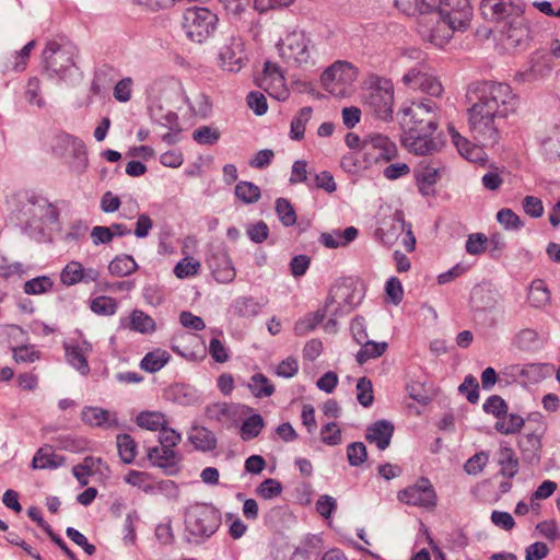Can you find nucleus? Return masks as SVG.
<instances>
[{
    "label": "nucleus",
    "mask_w": 560,
    "mask_h": 560,
    "mask_svg": "<svg viewBox=\"0 0 560 560\" xmlns=\"http://www.w3.org/2000/svg\"><path fill=\"white\" fill-rule=\"evenodd\" d=\"M468 126L472 138L482 145L500 139L499 121L515 113L518 100L506 83L483 81L471 84L466 93Z\"/></svg>",
    "instance_id": "f257e3e1"
},
{
    "label": "nucleus",
    "mask_w": 560,
    "mask_h": 560,
    "mask_svg": "<svg viewBox=\"0 0 560 560\" xmlns=\"http://www.w3.org/2000/svg\"><path fill=\"white\" fill-rule=\"evenodd\" d=\"M363 91V103L377 118L389 120L393 117L395 89L390 79L371 75Z\"/></svg>",
    "instance_id": "f03ea898"
},
{
    "label": "nucleus",
    "mask_w": 560,
    "mask_h": 560,
    "mask_svg": "<svg viewBox=\"0 0 560 560\" xmlns=\"http://www.w3.org/2000/svg\"><path fill=\"white\" fill-rule=\"evenodd\" d=\"M218 16L208 8L190 7L183 15V30L187 37L196 43H203L215 31Z\"/></svg>",
    "instance_id": "7ed1b4c3"
},
{
    "label": "nucleus",
    "mask_w": 560,
    "mask_h": 560,
    "mask_svg": "<svg viewBox=\"0 0 560 560\" xmlns=\"http://www.w3.org/2000/svg\"><path fill=\"white\" fill-rule=\"evenodd\" d=\"M357 74V69L349 62L336 61L323 72L320 83L332 96L347 97L353 92Z\"/></svg>",
    "instance_id": "20e7f679"
},
{
    "label": "nucleus",
    "mask_w": 560,
    "mask_h": 560,
    "mask_svg": "<svg viewBox=\"0 0 560 560\" xmlns=\"http://www.w3.org/2000/svg\"><path fill=\"white\" fill-rule=\"evenodd\" d=\"M397 500L405 505L433 512L438 506L439 497L430 479L419 477L415 483L397 492Z\"/></svg>",
    "instance_id": "39448f33"
},
{
    "label": "nucleus",
    "mask_w": 560,
    "mask_h": 560,
    "mask_svg": "<svg viewBox=\"0 0 560 560\" xmlns=\"http://www.w3.org/2000/svg\"><path fill=\"white\" fill-rule=\"evenodd\" d=\"M310 46L311 40L303 32L293 31L278 44V50L289 67L302 68L312 63Z\"/></svg>",
    "instance_id": "423d86ee"
},
{
    "label": "nucleus",
    "mask_w": 560,
    "mask_h": 560,
    "mask_svg": "<svg viewBox=\"0 0 560 560\" xmlns=\"http://www.w3.org/2000/svg\"><path fill=\"white\" fill-rule=\"evenodd\" d=\"M221 516L210 504L198 503L187 509L185 514L186 528L194 536H210L219 527Z\"/></svg>",
    "instance_id": "0eeeda50"
},
{
    "label": "nucleus",
    "mask_w": 560,
    "mask_h": 560,
    "mask_svg": "<svg viewBox=\"0 0 560 560\" xmlns=\"http://www.w3.org/2000/svg\"><path fill=\"white\" fill-rule=\"evenodd\" d=\"M416 31L423 40L443 47L456 30L435 9L417 20Z\"/></svg>",
    "instance_id": "6e6552de"
},
{
    "label": "nucleus",
    "mask_w": 560,
    "mask_h": 560,
    "mask_svg": "<svg viewBox=\"0 0 560 560\" xmlns=\"http://www.w3.org/2000/svg\"><path fill=\"white\" fill-rule=\"evenodd\" d=\"M402 121L408 130L433 135L438 127L436 108L430 103H412L404 109Z\"/></svg>",
    "instance_id": "1a4fd4ad"
},
{
    "label": "nucleus",
    "mask_w": 560,
    "mask_h": 560,
    "mask_svg": "<svg viewBox=\"0 0 560 560\" xmlns=\"http://www.w3.org/2000/svg\"><path fill=\"white\" fill-rule=\"evenodd\" d=\"M250 409L246 406L228 401H214L205 408L206 419L215 425L224 429H232L238 425L243 416Z\"/></svg>",
    "instance_id": "9d476101"
},
{
    "label": "nucleus",
    "mask_w": 560,
    "mask_h": 560,
    "mask_svg": "<svg viewBox=\"0 0 560 560\" xmlns=\"http://www.w3.org/2000/svg\"><path fill=\"white\" fill-rule=\"evenodd\" d=\"M401 82L412 92H421L433 97H440L444 91L440 79L422 67L409 69L401 78Z\"/></svg>",
    "instance_id": "9b49d317"
},
{
    "label": "nucleus",
    "mask_w": 560,
    "mask_h": 560,
    "mask_svg": "<svg viewBox=\"0 0 560 560\" xmlns=\"http://www.w3.org/2000/svg\"><path fill=\"white\" fill-rule=\"evenodd\" d=\"M436 12L447 20L456 31L466 30L472 16L469 0H439Z\"/></svg>",
    "instance_id": "f8f14e48"
},
{
    "label": "nucleus",
    "mask_w": 560,
    "mask_h": 560,
    "mask_svg": "<svg viewBox=\"0 0 560 560\" xmlns=\"http://www.w3.org/2000/svg\"><path fill=\"white\" fill-rule=\"evenodd\" d=\"M258 85L268 93L269 96L278 101H285L290 95L283 72L275 62H265Z\"/></svg>",
    "instance_id": "ddd939ff"
},
{
    "label": "nucleus",
    "mask_w": 560,
    "mask_h": 560,
    "mask_svg": "<svg viewBox=\"0 0 560 560\" xmlns=\"http://www.w3.org/2000/svg\"><path fill=\"white\" fill-rule=\"evenodd\" d=\"M365 160L374 163H388L397 156V147L382 135L371 136L362 143Z\"/></svg>",
    "instance_id": "4468645a"
},
{
    "label": "nucleus",
    "mask_w": 560,
    "mask_h": 560,
    "mask_svg": "<svg viewBox=\"0 0 560 560\" xmlns=\"http://www.w3.org/2000/svg\"><path fill=\"white\" fill-rule=\"evenodd\" d=\"M220 67L229 72H238L247 61L245 45L241 37H231L219 51Z\"/></svg>",
    "instance_id": "2eb2a0df"
},
{
    "label": "nucleus",
    "mask_w": 560,
    "mask_h": 560,
    "mask_svg": "<svg viewBox=\"0 0 560 560\" xmlns=\"http://www.w3.org/2000/svg\"><path fill=\"white\" fill-rule=\"evenodd\" d=\"M547 422L539 415L528 418L527 432L517 439V446L522 453H538L542 447V438L547 431Z\"/></svg>",
    "instance_id": "dca6fc26"
},
{
    "label": "nucleus",
    "mask_w": 560,
    "mask_h": 560,
    "mask_svg": "<svg viewBox=\"0 0 560 560\" xmlns=\"http://www.w3.org/2000/svg\"><path fill=\"white\" fill-rule=\"evenodd\" d=\"M43 58L46 67L54 70H66L74 65L70 47H67L57 40H49L46 44L43 51Z\"/></svg>",
    "instance_id": "f3484780"
},
{
    "label": "nucleus",
    "mask_w": 560,
    "mask_h": 560,
    "mask_svg": "<svg viewBox=\"0 0 560 560\" xmlns=\"http://www.w3.org/2000/svg\"><path fill=\"white\" fill-rule=\"evenodd\" d=\"M208 266L219 283H231L236 277V269L226 250L214 252L208 259Z\"/></svg>",
    "instance_id": "a211bd4d"
},
{
    "label": "nucleus",
    "mask_w": 560,
    "mask_h": 560,
    "mask_svg": "<svg viewBox=\"0 0 560 560\" xmlns=\"http://www.w3.org/2000/svg\"><path fill=\"white\" fill-rule=\"evenodd\" d=\"M176 447L168 444L151 446L147 450L148 459L156 467L173 469L182 462V455Z\"/></svg>",
    "instance_id": "6ab92c4d"
},
{
    "label": "nucleus",
    "mask_w": 560,
    "mask_h": 560,
    "mask_svg": "<svg viewBox=\"0 0 560 560\" xmlns=\"http://www.w3.org/2000/svg\"><path fill=\"white\" fill-rule=\"evenodd\" d=\"M100 272L96 269H85L83 265L77 260L69 261L60 273V281L67 285H74L79 282H96Z\"/></svg>",
    "instance_id": "aec40b11"
},
{
    "label": "nucleus",
    "mask_w": 560,
    "mask_h": 560,
    "mask_svg": "<svg viewBox=\"0 0 560 560\" xmlns=\"http://www.w3.org/2000/svg\"><path fill=\"white\" fill-rule=\"evenodd\" d=\"M480 10L486 19L491 21H502L510 14H523V4H513L512 2H504L502 0H482Z\"/></svg>",
    "instance_id": "412c9836"
},
{
    "label": "nucleus",
    "mask_w": 560,
    "mask_h": 560,
    "mask_svg": "<svg viewBox=\"0 0 560 560\" xmlns=\"http://www.w3.org/2000/svg\"><path fill=\"white\" fill-rule=\"evenodd\" d=\"M450 135L462 156L472 163L485 165L487 162V154L481 143L480 145L471 143L454 128H450Z\"/></svg>",
    "instance_id": "4be33fe9"
},
{
    "label": "nucleus",
    "mask_w": 560,
    "mask_h": 560,
    "mask_svg": "<svg viewBox=\"0 0 560 560\" xmlns=\"http://www.w3.org/2000/svg\"><path fill=\"white\" fill-rule=\"evenodd\" d=\"M124 480L138 489H141L145 493L161 492L166 489L167 481L156 480L153 475L148 471L131 469L124 477Z\"/></svg>",
    "instance_id": "5701e85b"
},
{
    "label": "nucleus",
    "mask_w": 560,
    "mask_h": 560,
    "mask_svg": "<svg viewBox=\"0 0 560 560\" xmlns=\"http://www.w3.org/2000/svg\"><path fill=\"white\" fill-rule=\"evenodd\" d=\"M419 191L424 196L434 194V185L439 180V167L433 163L421 162L415 170Z\"/></svg>",
    "instance_id": "b1692460"
},
{
    "label": "nucleus",
    "mask_w": 560,
    "mask_h": 560,
    "mask_svg": "<svg viewBox=\"0 0 560 560\" xmlns=\"http://www.w3.org/2000/svg\"><path fill=\"white\" fill-rule=\"evenodd\" d=\"M120 327L140 334H152L156 329L154 319L141 310H133L120 319Z\"/></svg>",
    "instance_id": "393cba45"
},
{
    "label": "nucleus",
    "mask_w": 560,
    "mask_h": 560,
    "mask_svg": "<svg viewBox=\"0 0 560 560\" xmlns=\"http://www.w3.org/2000/svg\"><path fill=\"white\" fill-rule=\"evenodd\" d=\"M91 351L92 345L88 341L66 346V357L68 362L82 375H88L90 372L86 357Z\"/></svg>",
    "instance_id": "a878e982"
},
{
    "label": "nucleus",
    "mask_w": 560,
    "mask_h": 560,
    "mask_svg": "<svg viewBox=\"0 0 560 560\" xmlns=\"http://www.w3.org/2000/svg\"><path fill=\"white\" fill-rule=\"evenodd\" d=\"M394 433V425L386 420H380L371 424L365 434L369 443L375 444L381 451L389 446Z\"/></svg>",
    "instance_id": "bb28decb"
},
{
    "label": "nucleus",
    "mask_w": 560,
    "mask_h": 560,
    "mask_svg": "<svg viewBox=\"0 0 560 560\" xmlns=\"http://www.w3.org/2000/svg\"><path fill=\"white\" fill-rule=\"evenodd\" d=\"M439 0H395L397 10L408 16H416L417 20L429 14L438 8Z\"/></svg>",
    "instance_id": "cd10ccee"
},
{
    "label": "nucleus",
    "mask_w": 560,
    "mask_h": 560,
    "mask_svg": "<svg viewBox=\"0 0 560 560\" xmlns=\"http://www.w3.org/2000/svg\"><path fill=\"white\" fill-rule=\"evenodd\" d=\"M498 465L500 475L505 478H514L520 470V460L515 451L508 443L500 444L498 451Z\"/></svg>",
    "instance_id": "c85d7f7f"
},
{
    "label": "nucleus",
    "mask_w": 560,
    "mask_h": 560,
    "mask_svg": "<svg viewBox=\"0 0 560 560\" xmlns=\"http://www.w3.org/2000/svg\"><path fill=\"white\" fill-rule=\"evenodd\" d=\"M135 423L143 430L160 432L170 424V418L162 411L144 410L137 415Z\"/></svg>",
    "instance_id": "c756f323"
},
{
    "label": "nucleus",
    "mask_w": 560,
    "mask_h": 560,
    "mask_svg": "<svg viewBox=\"0 0 560 560\" xmlns=\"http://www.w3.org/2000/svg\"><path fill=\"white\" fill-rule=\"evenodd\" d=\"M82 421L90 427H117L115 413L100 407H86L82 411Z\"/></svg>",
    "instance_id": "7c9ffc66"
},
{
    "label": "nucleus",
    "mask_w": 560,
    "mask_h": 560,
    "mask_svg": "<svg viewBox=\"0 0 560 560\" xmlns=\"http://www.w3.org/2000/svg\"><path fill=\"white\" fill-rule=\"evenodd\" d=\"M65 462L66 459L63 456L56 454L51 446L45 445L40 447L34 455L32 460V468L55 469L62 466Z\"/></svg>",
    "instance_id": "2f4dec72"
},
{
    "label": "nucleus",
    "mask_w": 560,
    "mask_h": 560,
    "mask_svg": "<svg viewBox=\"0 0 560 560\" xmlns=\"http://www.w3.org/2000/svg\"><path fill=\"white\" fill-rule=\"evenodd\" d=\"M432 135H421L420 132L407 130L402 143L415 154L423 155L430 152L433 148V141L429 139Z\"/></svg>",
    "instance_id": "473e14b6"
},
{
    "label": "nucleus",
    "mask_w": 560,
    "mask_h": 560,
    "mask_svg": "<svg viewBox=\"0 0 560 560\" xmlns=\"http://www.w3.org/2000/svg\"><path fill=\"white\" fill-rule=\"evenodd\" d=\"M525 425V419L517 413L505 411L494 423L497 432L503 435L518 434Z\"/></svg>",
    "instance_id": "72a5a7b5"
},
{
    "label": "nucleus",
    "mask_w": 560,
    "mask_h": 560,
    "mask_svg": "<svg viewBox=\"0 0 560 560\" xmlns=\"http://www.w3.org/2000/svg\"><path fill=\"white\" fill-rule=\"evenodd\" d=\"M171 360V354L163 349H154L148 352L140 362V368L149 373H154L163 369Z\"/></svg>",
    "instance_id": "f704fd0d"
},
{
    "label": "nucleus",
    "mask_w": 560,
    "mask_h": 560,
    "mask_svg": "<svg viewBox=\"0 0 560 560\" xmlns=\"http://www.w3.org/2000/svg\"><path fill=\"white\" fill-rule=\"evenodd\" d=\"M358 236V230L349 226L342 232L336 231L332 233H323L320 236L322 243L328 248H337L346 246Z\"/></svg>",
    "instance_id": "c9c22d12"
},
{
    "label": "nucleus",
    "mask_w": 560,
    "mask_h": 560,
    "mask_svg": "<svg viewBox=\"0 0 560 560\" xmlns=\"http://www.w3.org/2000/svg\"><path fill=\"white\" fill-rule=\"evenodd\" d=\"M550 291L547 288V284L541 279H535L532 281L527 294V300L534 307H544L550 302Z\"/></svg>",
    "instance_id": "e433bc0d"
},
{
    "label": "nucleus",
    "mask_w": 560,
    "mask_h": 560,
    "mask_svg": "<svg viewBox=\"0 0 560 560\" xmlns=\"http://www.w3.org/2000/svg\"><path fill=\"white\" fill-rule=\"evenodd\" d=\"M201 272V262L192 256L182 258L173 269V273L177 279L184 280L195 278Z\"/></svg>",
    "instance_id": "4c0bfd02"
},
{
    "label": "nucleus",
    "mask_w": 560,
    "mask_h": 560,
    "mask_svg": "<svg viewBox=\"0 0 560 560\" xmlns=\"http://www.w3.org/2000/svg\"><path fill=\"white\" fill-rule=\"evenodd\" d=\"M189 441L197 450L211 451L217 447L214 434L205 427H195L189 435Z\"/></svg>",
    "instance_id": "58836bf2"
},
{
    "label": "nucleus",
    "mask_w": 560,
    "mask_h": 560,
    "mask_svg": "<svg viewBox=\"0 0 560 560\" xmlns=\"http://www.w3.org/2000/svg\"><path fill=\"white\" fill-rule=\"evenodd\" d=\"M138 269V264L136 260L128 255H121L115 257L108 265V271L112 276L115 277H126Z\"/></svg>",
    "instance_id": "ea45409f"
},
{
    "label": "nucleus",
    "mask_w": 560,
    "mask_h": 560,
    "mask_svg": "<svg viewBox=\"0 0 560 560\" xmlns=\"http://www.w3.org/2000/svg\"><path fill=\"white\" fill-rule=\"evenodd\" d=\"M98 464L100 459L86 456L81 463L73 466L72 472L82 487L89 483V478L96 472Z\"/></svg>",
    "instance_id": "a19ab883"
},
{
    "label": "nucleus",
    "mask_w": 560,
    "mask_h": 560,
    "mask_svg": "<svg viewBox=\"0 0 560 560\" xmlns=\"http://www.w3.org/2000/svg\"><path fill=\"white\" fill-rule=\"evenodd\" d=\"M116 444L120 459L125 464H131L135 460L138 453V445L135 439L127 433L118 434Z\"/></svg>",
    "instance_id": "79ce46f5"
},
{
    "label": "nucleus",
    "mask_w": 560,
    "mask_h": 560,
    "mask_svg": "<svg viewBox=\"0 0 560 560\" xmlns=\"http://www.w3.org/2000/svg\"><path fill=\"white\" fill-rule=\"evenodd\" d=\"M361 346V349L357 353V362L361 365L371 359L380 358L388 348L387 342H375L371 340L364 341Z\"/></svg>",
    "instance_id": "37998d69"
},
{
    "label": "nucleus",
    "mask_w": 560,
    "mask_h": 560,
    "mask_svg": "<svg viewBox=\"0 0 560 560\" xmlns=\"http://www.w3.org/2000/svg\"><path fill=\"white\" fill-rule=\"evenodd\" d=\"M313 114L311 106L301 108L291 121L290 137L293 140H302L304 138L306 124Z\"/></svg>",
    "instance_id": "c03bdc74"
},
{
    "label": "nucleus",
    "mask_w": 560,
    "mask_h": 560,
    "mask_svg": "<svg viewBox=\"0 0 560 560\" xmlns=\"http://www.w3.org/2000/svg\"><path fill=\"white\" fill-rule=\"evenodd\" d=\"M55 282L48 276L33 278L24 283L23 290L28 295L48 293L54 289Z\"/></svg>",
    "instance_id": "a18cd8bd"
},
{
    "label": "nucleus",
    "mask_w": 560,
    "mask_h": 560,
    "mask_svg": "<svg viewBox=\"0 0 560 560\" xmlns=\"http://www.w3.org/2000/svg\"><path fill=\"white\" fill-rule=\"evenodd\" d=\"M265 427L264 419L260 415H253L245 419L241 425L240 434L244 441L258 436Z\"/></svg>",
    "instance_id": "49530a36"
},
{
    "label": "nucleus",
    "mask_w": 560,
    "mask_h": 560,
    "mask_svg": "<svg viewBox=\"0 0 560 560\" xmlns=\"http://www.w3.org/2000/svg\"><path fill=\"white\" fill-rule=\"evenodd\" d=\"M90 307L97 315L110 316L116 313L118 303L112 296L101 295L91 301Z\"/></svg>",
    "instance_id": "de8ad7c7"
},
{
    "label": "nucleus",
    "mask_w": 560,
    "mask_h": 560,
    "mask_svg": "<svg viewBox=\"0 0 560 560\" xmlns=\"http://www.w3.org/2000/svg\"><path fill=\"white\" fill-rule=\"evenodd\" d=\"M249 388L255 397H269L275 393V386L261 373L252 376Z\"/></svg>",
    "instance_id": "09e8293b"
},
{
    "label": "nucleus",
    "mask_w": 560,
    "mask_h": 560,
    "mask_svg": "<svg viewBox=\"0 0 560 560\" xmlns=\"http://www.w3.org/2000/svg\"><path fill=\"white\" fill-rule=\"evenodd\" d=\"M528 38L529 28L525 24H511L506 31V45L509 47L522 46L527 43Z\"/></svg>",
    "instance_id": "8fccbe9b"
},
{
    "label": "nucleus",
    "mask_w": 560,
    "mask_h": 560,
    "mask_svg": "<svg viewBox=\"0 0 560 560\" xmlns=\"http://www.w3.org/2000/svg\"><path fill=\"white\" fill-rule=\"evenodd\" d=\"M235 195L245 203H254L260 198V189L250 182H240L235 186Z\"/></svg>",
    "instance_id": "3c124183"
},
{
    "label": "nucleus",
    "mask_w": 560,
    "mask_h": 560,
    "mask_svg": "<svg viewBox=\"0 0 560 560\" xmlns=\"http://www.w3.org/2000/svg\"><path fill=\"white\" fill-rule=\"evenodd\" d=\"M323 549V540L317 535L307 536L302 544L295 549V555L308 559L313 555H317Z\"/></svg>",
    "instance_id": "603ef678"
},
{
    "label": "nucleus",
    "mask_w": 560,
    "mask_h": 560,
    "mask_svg": "<svg viewBox=\"0 0 560 560\" xmlns=\"http://www.w3.org/2000/svg\"><path fill=\"white\" fill-rule=\"evenodd\" d=\"M276 212H277L280 221L285 226H291V225L295 224L296 214H295V211L289 200H287L284 198L277 199Z\"/></svg>",
    "instance_id": "864d4df0"
},
{
    "label": "nucleus",
    "mask_w": 560,
    "mask_h": 560,
    "mask_svg": "<svg viewBox=\"0 0 560 560\" xmlns=\"http://www.w3.org/2000/svg\"><path fill=\"white\" fill-rule=\"evenodd\" d=\"M357 399L363 407H370L373 404V386L368 377L359 378L357 383Z\"/></svg>",
    "instance_id": "5fc2aeb1"
},
{
    "label": "nucleus",
    "mask_w": 560,
    "mask_h": 560,
    "mask_svg": "<svg viewBox=\"0 0 560 560\" xmlns=\"http://www.w3.org/2000/svg\"><path fill=\"white\" fill-rule=\"evenodd\" d=\"M488 462L489 453L480 451L467 459V462L464 464V470L468 475H477L483 470Z\"/></svg>",
    "instance_id": "6e6d98bb"
},
{
    "label": "nucleus",
    "mask_w": 560,
    "mask_h": 560,
    "mask_svg": "<svg viewBox=\"0 0 560 560\" xmlns=\"http://www.w3.org/2000/svg\"><path fill=\"white\" fill-rule=\"evenodd\" d=\"M488 236L483 233H474L468 236L466 252L469 255H481L487 250Z\"/></svg>",
    "instance_id": "4d7b16f0"
},
{
    "label": "nucleus",
    "mask_w": 560,
    "mask_h": 560,
    "mask_svg": "<svg viewBox=\"0 0 560 560\" xmlns=\"http://www.w3.org/2000/svg\"><path fill=\"white\" fill-rule=\"evenodd\" d=\"M320 441L327 445H338L341 443V430L336 422L325 424L320 429Z\"/></svg>",
    "instance_id": "13d9d810"
},
{
    "label": "nucleus",
    "mask_w": 560,
    "mask_h": 560,
    "mask_svg": "<svg viewBox=\"0 0 560 560\" xmlns=\"http://www.w3.org/2000/svg\"><path fill=\"white\" fill-rule=\"evenodd\" d=\"M497 220L506 230H518L523 225L521 218L509 208L499 210L497 213Z\"/></svg>",
    "instance_id": "bf43d9fd"
},
{
    "label": "nucleus",
    "mask_w": 560,
    "mask_h": 560,
    "mask_svg": "<svg viewBox=\"0 0 560 560\" xmlns=\"http://www.w3.org/2000/svg\"><path fill=\"white\" fill-rule=\"evenodd\" d=\"M281 492V483L271 478L264 480L256 489L257 495L266 500L278 497Z\"/></svg>",
    "instance_id": "052dcab7"
},
{
    "label": "nucleus",
    "mask_w": 560,
    "mask_h": 560,
    "mask_svg": "<svg viewBox=\"0 0 560 560\" xmlns=\"http://www.w3.org/2000/svg\"><path fill=\"white\" fill-rule=\"evenodd\" d=\"M347 457L352 466H359L368 458L366 447L362 442H354L347 447Z\"/></svg>",
    "instance_id": "680f3d73"
},
{
    "label": "nucleus",
    "mask_w": 560,
    "mask_h": 560,
    "mask_svg": "<svg viewBox=\"0 0 560 560\" xmlns=\"http://www.w3.org/2000/svg\"><path fill=\"white\" fill-rule=\"evenodd\" d=\"M192 138L200 144H214L220 138V132L209 126H203L192 132Z\"/></svg>",
    "instance_id": "e2e57ef3"
},
{
    "label": "nucleus",
    "mask_w": 560,
    "mask_h": 560,
    "mask_svg": "<svg viewBox=\"0 0 560 560\" xmlns=\"http://www.w3.org/2000/svg\"><path fill=\"white\" fill-rule=\"evenodd\" d=\"M508 409H509V407H508L506 402L504 401V399L498 395H493V396L489 397L483 405V410L487 413L493 415L497 418V420L503 413H505V411H508Z\"/></svg>",
    "instance_id": "0e129e2a"
},
{
    "label": "nucleus",
    "mask_w": 560,
    "mask_h": 560,
    "mask_svg": "<svg viewBox=\"0 0 560 560\" xmlns=\"http://www.w3.org/2000/svg\"><path fill=\"white\" fill-rule=\"evenodd\" d=\"M35 45V40H31L19 52L15 54L14 63L12 67L14 71L22 72L26 69L31 52L34 49Z\"/></svg>",
    "instance_id": "69168bd1"
},
{
    "label": "nucleus",
    "mask_w": 560,
    "mask_h": 560,
    "mask_svg": "<svg viewBox=\"0 0 560 560\" xmlns=\"http://www.w3.org/2000/svg\"><path fill=\"white\" fill-rule=\"evenodd\" d=\"M522 207L524 212L532 218H540L544 214L542 201L535 196H526Z\"/></svg>",
    "instance_id": "338daca9"
},
{
    "label": "nucleus",
    "mask_w": 560,
    "mask_h": 560,
    "mask_svg": "<svg viewBox=\"0 0 560 560\" xmlns=\"http://www.w3.org/2000/svg\"><path fill=\"white\" fill-rule=\"evenodd\" d=\"M385 291H386L387 299L392 303L398 304L402 300L404 289H402L401 282L398 278H396V277L389 278L388 281L386 282Z\"/></svg>",
    "instance_id": "774afa93"
}]
</instances>
